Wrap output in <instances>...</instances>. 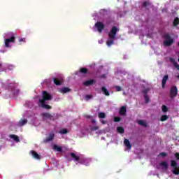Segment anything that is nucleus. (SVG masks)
<instances>
[{
    "label": "nucleus",
    "mask_w": 179,
    "mask_h": 179,
    "mask_svg": "<svg viewBox=\"0 0 179 179\" xmlns=\"http://www.w3.org/2000/svg\"><path fill=\"white\" fill-rule=\"evenodd\" d=\"M118 31H120V29H117V27H113L111 28L110 31L108 34L109 39L106 42L108 47H111L114 44V40L115 39V36H117Z\"/></svg>",
    "instance_id": "obj_1"
},
{
    "label": "nucleus",
    "mask_w": 179,
    "mask_h": 179,
    "mask_svg": "<svg viewBox=\"0 0 179 179\" xmlns=\"http://www.w3.org/2000/svg\"><path fill=\"white\" fill-rule=\"evenodd\" d=\"M164 38H165V41H164V44L166 47H170L174 43V39L171 38V36L169 34H164Z\"/></svg>",
    "instance_id": "obj_2"
},
{
    "label": "nucleus",
    "mask_w": 179,
    "mask_h": 179,
    "mask_svg": "<svg viewBox=\"0 0 179 179\" xmlns=\"http://www.w3.org/2000/svg\"><path fill=\"white\" fill-rule=\"evenodd\" d=\"M48 100H52V95H51L47 91H43V99H40L39 101H47Z\"/></svg>",
    "instance_id": "obj_3"
},
{
    "label": "nucleus",
    "mask_w": 179,
    "mask_h": 179,
    "mask_svg": "<svg viewBox=\"0 0 179 179\" xmlns=\"http://www.w3.org/2000/svg\"><path fill=\"white\" fill-rule=\"evenodd\" d=\"M41 117L44 118V120H50L51 121H55V117L54 115H51L50 113H43L41 114Z\"/></svg>",
    "instance_id": "obj_4"
},
{
    "label": "nucleus",
    "mask_w": 179,
    "mask_h": 179,
    "mask_svg": "<svg viewBox=\"0 0 179 179\" xmlns=\"http://www.w3.org/2000/svg\"><path fill=\"white\" fill-rule=\"evenodd\" d=\"M15 39H16V37H15V36H13L9 38H6L5 39V46L6 48L11 47L10 45H9V44H10V43H16V41H15Z\"/></svg>",
    "instance_id": "obj_5"
},
{
    "label": "nucleus",
    "mask_w": 179,
    "mask_h": 179,
    "mask_svg": "<svg viewBox=\"0 0 179 179\" xmlns=\"http://www.w3.org/2000/svg\"><path fill=\"white\" fill-rule=\"evenodd\" d=\"M177 94H178V89L176 86L172 87L170 90L171 99H173Z\"/></svg>",
    "instance_id": "obj_6"
},
{
    "label": "nucleus",
    "mask_w": 179,
    "mask_h": 179,
    "mask_svg": "<svg viewBox=\"0 0 179 179\" xmlns=\"http://www.w3.org/2000/svg\"><path fill=\"white\" fill-rule=\"evenodd\" d=\"M95 27L97 28V30L99 33H101L103 31V30H104V27H106V26L104 25V24L101 22H97L95 24Z\"/></svg>",
    "instance_id": "obj_7"
},
{
    "label": "nucleus",
    "mask_w": 179,
    "mask_h": 179,
    "mask_svg": "<svg viewBox=\"0 0 179 179\" xmlns=\"http://www.w3.org/2000/svg\"><path fill=\"white\" fill-rule=\"evenodd\" d=\"M53 82H54L55 85H56V86H61V85H62V83H64V78H53Z\"/></svg>",
    "instance_id": "obj_8"
},
{
    "label": "nucleus",
    "mask_w": 179,
    "mask_h": 179,
    "mask_svg": "<svg viewBox=\"0 0 179 179\" xmlns=\"http://www.w3.org/2000/svg\"><path fill=\"white\" fill-rule=\"evenodd\" d=\"M70 156H71L72 159H74L76 160V162H78V163L82 164V159H80V157H79V156L76 155V154H75L74 152H71L70 154Z\"/></svg>",
    "instance_id": "obj_9"
},
{
    "label": "nucleus",
    "mask_w": 179,
    "mask_h": 179,
    "mask_svg": "<svg viewBox=\"0 0 179 179\" xmlns=\"http://www.w3.org/2000/svg\"><path fill=\"white\" fill-rule=\"evenodd\" d=\"M169 80V75H165L162 80V89H164L166 87V83H167V81Z\"/></svg>",
    "instance_id": "obj_10"
},
{
    "label": "nucleus",
    "mask_w": 179,
    "mask_h": 179,
    "mask_svg": "<svg viewBox=\"0 0 179 179\" xmlns=\"http://www.w3.org/2000/svg\"><path fill=\"white\" fill-rule=\"evenodd\" d=\"M69 92H72V90L67 87H64L63 88L59 90V92L65 94V93H69Z\"/></svg>",
    "instance_id": "obj_11"
},
{
    "label": "nucleus",
    "mask_w": 179,
    "mask_h": 179,
    "mask_svg": "<svg viewBox=\"0 0 179 179\" xmlns=\"http://www.w3.org/2000/svg\"><path fill=\"white\" fill-rule=\"evenodd\" d=\"M119 114H120V115H123V116L127 115V106H122V107L120 108Z\"/></svg>",
    "instance_id": "obj_12"
},
{
    "label": "nucleus",
    "mask_w": 179,
    "mask_h": 179,
    "mask_svg": "<svg viewBox=\"0 0 179 179\" xmlns=\"http://www.w3.org/2000/svg\"><path fill=\"white\" fill-rule=\"evenodd\" d=\"M94 83H96V81L93 79L86 80L83 83L84 86H92Z\"/></svg>",
    "instance_id": "obj_13"
},
{
    "label": "nucleus",
    "mask_w": 179,
    "mask_h": 179,
    "mask_svg": "<svg viewBox=\"0 0 179 179\" xmlns=\"http://www.w3.org/2000/svg\"><path fill=\"white\" fill-rule=\"evenodd\" d=\"M30 152L31 153L34 159H36L37 160H40L41 159V157L40 156V155H38V153H37L36 151L31 150Z\"/></svg>",
    "instance_id": "obj_14"
},
{
    "label": "nucleus",
    "mask_w": 179,
    "mask_h": 179,
    "mask_svg": "<svg viewBox=\"0 0 179 179\" xmlns=\"http://www.w3.org/2000/svg\"><path fill=\"white\" fill-rule=\"evenodd\" d=\"M41 103L42 108H45V110H51V106L48 104H45V101H39Z\"/></svg>",
    "instance_id": "obj_15"
},
{
    "label": "nucleus",
    "mask_w": 179,
    "mask_h": 179,
    "mask_svg": "<svg viewBox=\"0 0 179 179\" xmlns=\"http://www.w3.org/2000/svg\"><path fill=\"white\" fill-rule=\"evenodd\" d=\"M124 144L127 148V149L130 150L132 148V145H131V142L128 138H125L124 141Z\"/></svg>",
    "instance_id": "obj_16"
},
{
    "label": "nucleus",
    "mask_w": 179,
    "mask_h": 179,
    "mask_svg": "<svg viewBox=\"0 0 179 179\" xmlns=\"http://www.w3.org/2000/svg\"><path fill=\"white\" fill-rule=\"evenodd\" d=\"M169 61L173 64L175 68H177V69L179 71V64H178V63H177V62H176V60L172 57H171L169 59Z\"/></svg>",
    "instance_id": "obj_17"
},
{
    "label": "nucleus",
    "mask_w": 179,
    "mask_h": 179,
    "mask_svg": "<svg viewBox=\"0 0 179 179\" xmlns=\"http://www.w3.org/2000/svg\"><path fill=\"white\" fill-rule=\"evenodd\" d=\"M54 136H55V134L53 133L50 134L49 136L45 138V142H51V141L54 140Z\"/></svg>",
    "instance_id": "obj_18"
},
{
    "label": "nucleus",
    "mask_w": 179,
    "mask_h": 179,
    "mask_svg": "<svg viewBox=\"0 0 179 179\" xmlns=\"http://www.w3.org/2000/svg\"><path fill=\"white\" fill-rule=\"evenodd\" d=\"M10 138H11V139H13L15 142H20V139L19 138V136H17V135L11 134L10 135Z\"/></svg>",
    "instance_id": "obj_19"
},
{
    "label": "nucleus",
    "mask_w": 179,
    "mask_h": 179,
    "mask_svg": "<svg viewBox=\"0 0 179 179\" xmlns=\"http://www.w3.org/2000/svg\"><path fill=\"white\" fill-rule=\"evenodd\" d=\"M27 124V119L20 120L19 121L18 125L19 127H23V125H26Z\"/></svg>",
    "instance_id": "obj_20"
},
{
    "label": "nucleus",
    "mask_w": 179,
    "mask_h": 179,
    "mask_svg": "<svg viewBox=\"0 0 179 179\" xmlns=\"http://www.w3.org/2000/svg\"><path fill=\"white\" fill-rule=\"evenodd\" d=\"M101 90L105 96H110V92H108V90L106 87H102Z\"/></svg>",
    "instance_id": "obj_21"
},
{
    "label": "nucleus",
    "mask_w": 179,
    "mask_h": 179,
    "mask_svg": "<svg viewBox=\"0 0 179 179\" xmlns=\"http://www.w3.org/2000/svg\"><path fill=\"white\" fill-rule=\"evenodd\" d=\"M159 166H162V167H164L165 169V170H167V169H169V164H167V162H166V161L162 162L159 164Z\"/></svg>",
    "instance_id": "obj_22"
},
{
    "label": "nucleus",
    "mask_w": 179,
    "mask_h": 179,
    "mask_svg": "<svg viewBox=\"0 0 179 179\" xmlns=\"http://www.w3.org/2000/svg\"><path fill=\"white\" fill-rule=\"evenodd\" d=\"M89 72L87 68H80V73H83V75H86Z\"/></svg>",
    "instance_id": "obj_23"
},
{
    "label": "nucleus",
    "mask_w": 179,
    "mask_h": 179,
    "mask_svg": "<svg viewBox=\"0 0 179 179\" xmlns=\"http://www.w3.org/2000/svg\"><path fill=\"white\" fill-rule=\"evenodd\" d=\"M138 124L139 125H141V127H145V128L148 127V124H146V122H145V120H138Z\"/></svg>",
    "instance_id": "obj_24"
},
{
    "label": "nucleus",
    "mask_w": 179,
    "mask_h": 179,
    "mask_svg": "<svg viewBox=\"0 0 179 179\" xmlns=\"http://www.w3.org/2000/svg\"><path fill=\"white\" fill-rule=\"evenodd\" d=\"M117 131L119 132V134H124L125 132V129H124L122 127H117Z\"/></svg>",
    "instance_id": "obj_25"
},
{
    "label": "nucleus",
    "mask_w": 179,
    "mask_h": 179,
    "mask_svg": "<svg viewBox=\"0 0 179 179\" xmlns=\"http://www.w3.org/2000/svg\"><path fill=\"white\" fill-rule=\"evenodd\" d=\"M68 132H69V131L66 129H62L59 131V133L61 134V135H65V134H68Z\"/></svg>",
    "instance_id": "obj_26"
},
{
    "label": "nucleus",
    "mask_w": 179,
    "mask_h": 179,
    "mask_svg": "<svg viewBox=\"0 0 179 179\" xmlns=\"http://www.w3.org/2000/svg\"><path fill=\"white\" fill-rule=\"evenodd\" d=\"M167 120H169V116H167V115H163L161 117L160 121L163 122L164 121H167Z\"/></svg>",
    "instance_id": "obj_27"
},
{
    "label": "nucleus",
    "mask_w": 179,
    "mask_h": 179,
    "mask_svg": "<svg viewBox=\"0 0 179 179\" xmlns=\"http://www.w3.org/2000/svg\"><path fill=\"white\" fill-rule=\"evenodd\" d=\"M53 149L55 150H57V152H62V148L57 145H55L54 147H53Z\"/></svg>",
    "instance_id": "obj_28"
},
{
    "label": "nucleus",
    "mask_w": 179,
    "mask_h": 179,
    "mask_svg": "<svg viewBox=\"0 0 179 179\" xmlns=\"http://www.w3.org/2000/svg\"><path fill=\"white\" fill-rule=\"evenodd\" d=\"M143 8H146L147 6H150V1H144L142 3Z\"/></svg>",
    "instance_id": "obj_29"
},
{
    "label": "nucleus",
    "mask_w": 179,
    "mask_h": 179,
    "mask_svg": "<svg viewBox=\"0 0 179 179\" xmlns=\"http://www.w3.org/2000/svg\"><path fill=\"white\" fill-rule=\"evenodd\" d=\"M98 117H99V118H106V113H104L103 112H100L98 114Z\"/></svg>",
    "instance_id": "obj_30"
},
{
    "label": "nucleus",
    "mask_w": 179,
    "mask_h": 179,
    "mask_svg": "<svg viewBox=\"0 0 179 179\" xmlns=\"http://www.w3.org/2000/svg\"><path fill=\"white\" fill-rule=\"evenodd\" d=\"M179 24V18L176 17L175 20H173V26H178Z\"/></svg>",
    "instance_id": "obj_31"
},
{
    "label": "nucleus",
    "mask_w": 179,
    "mask_h": 179,
    "mask_svg": "<svg viewBox=\"0 0 179 179\" xmlns=\"http://www.w3.org/2000/svg\"><path fill=\"white\" fill-rule=\"evenodd\" d=\"M11 92H13V94H14V96H17L19 94V90H11Z\"/></svg>",
    "instance_id": "obj_32"
},
{
    "label": "nucleus",
    "mask_w": 179,
    "mask_h": 179,
    "mask_svg": "<svg viewBox=\"0 0 179 179\" xmlns=\"http://www.w3.org/2000/svg\"><path fill=\"white\" fill-rule=\"evenodd\" d=\"M162 111L163 113H167L169 111V108L165 105L162 106Z\"/></svg>",
    "instance_id": "obj_33"
},
{
    "label": "nucleus",
    "mask_w": 179,
    "mask_h": 179,
    "mask_svg": "<svg viewBox=\"0 0 179 179\" xmlns=\"http://www.w3.org/2000/svg\"><path fill=\"white\" fill-rule=\"evenodd\" d=\"M113 120H114L115 122H120V121H121V117H115L113 118Z\"/></svg>",
    "instance_id": "obj_34"
},
{
    "label": "nucleus",
    "mask_w": 179,
    "mask_h": 179,
    "mask_svg": "<svg viewBox=\"0 0 179 179\" xmlns=\"http://www.w3.org/2000/svg\"><path fill=\"white\" fill-rule=\"evenodd\" d=\"M144 98H145V103H149V101H150L149 96L144 95Z\"/></svg>",
    "instance_id": "obj_35"
},
{
    "label": "nucleus",
    "mask_w": 179,
    "mask_h": 179,
    "mask_svg": "<svg viewBox=\"0 0 179 179\" xmlns=\"http://www.w3.org/2000/svg\"><path fill=\"white\" fill-rule=\"evenodd\" d=\"M115 89H116L117 92H121V90H122V88L118 85L115 86Z\"/></svg>",
    "instance_id": "obj_36"
},
{
    "label": "nucleus",
    "mask_w": 179,
    "mask_h": 179,
    "mask_svg": "<svg viewBox=\"0 0 179 179\" xmlns=\"http://www.w3.org/2000/svg\"><path fill=\"white\" fill-rule=\"evenodd\" d=\"M93 98V96L92 95H87L85 96V99L87 101V100H90V99H92Z\"/></svg>",
    "instance_id": "obj_37"
},
{
    "label": "nucleus",
    "mask_w": 179,
    "mask_h": 179,
    "mask_svg": "<svg viewBox=\"0 0 179 179\" xmlns=\"http://www.w3.org/2000/svg\"><path fill=\"white\" fill-rule=\"evenodd\" d=\"M148 92H149V89H145L143 91V93L144 94V96L148 95Z\"/></svg>",
    "instance_id": "obj_38"
},
{
    "label": "nucleus",
    "mask_w": 179,
    "mask_h": 179,
    "mask_svg": "<svg viewBox=\"0 0 179 179\" xmlns=\"http://www.w3.org/2000/svg\"><path fill=\"white\" fill-rule=\"evenodd\" d=\"M99 129V127L95 126L91 128V131H97Z\"/></svg>",
    "instance_id": "obj_39"
},
{
    "label": "nucleus",
    "mask_w": 179,
    "mask_h": 179,
    "mask_svg": "<svg viewBox=\"0 0 179 179\" xmlns=\"http://www.w3.org/2000/svg\"><path fill=\"white\" fill-rule=\"evenodd\" d=\"M159 156H162V157H166V156H167V154L166 152H161L159 153Z\"/></svg>",
    "instance_id": "obj_40"
},
{
    "label": "nucleus",
    "mask_w": 179,
    "mask_h": 179,
    "mask_svg": "<svg viewBox=\"0 0 179 179\" xmlns=\"http://www.w3.org/2000/svg\"><path fill=\"white\" fill-rule=\"evenodd\" d=\"M19 41H20V43H22V42L26 43V38H20Z\"/></svg>",
    "instance_id": "obj_41"
},
{
    "label": "nucleus",
    "mask_w": 179,
    "mask_h": 179,
    "mask_svg": "<svg viewBox=\"0 0 179 179\" xmlns=\"http://www.w3.org/2000/svg\"><path fill=\"white\" fill-rule=\"evenodd\" d=\"M175 157H176L178 160H179V153H178V152H176V153L175 154Z\"/></svg>",
    "instance_id": "obj_42"
},
{
    "label": "nucleus",
    "mask_w": 179,
    "mask_h": 179,
    "mask_svg": "<svg viewBox=\"0 0 179 179\" xmlns=\"http://www.w3.org/2000/svg\"><path fill=\"white\" fill-rule=\"evenodd\" d=\"M101 124H103V125L107 124V121H106V120H101Z\"/></svg>",
    "instance_id": "obj_43"
},
{
    "label": "nucleus",
    "mask_w": 179,
    "mask_h": 179,
    "mask_svg": "<svg viewBox=\"0 0 179 179\" xmlns=\"http://www.w3.org/2000/svg\"><path fill=\"white\" fill-rule=\"evenodd\" d=\"M86 118H88V119H89V118H92V116H90V115H87V116H86Z\"/></svg>",
    "instance_id": "obj_44"
},
{
    "label": "nucleus",
    "mask_w": 179,
    "mask_h": 179,
    "mask_svg": "<svg viewBox=\"0 0 179 179\" xmlns=\"http://www.w3.org/2000/svg\"><path fill=\"white\" fill-rule=\"evenodd\" d=\"M92 124H94L96 122V120H92Z\"/></svg>",
    "instance_id": "obj_45"
},
{
    "label": "nucleus",
    "mask_w": 179,
    "mask_h": 179,
    "mask_svg": "<svg viewBox=\"0 0 179 179\" xmlns=\"http://www.w3.org/2000/svg\"><path fill=\"white\" fill-rule=\"evenodd\" d=\"M1 66H2V64H0V68H1Z\"/></svg>",
    "instance_id": "obj_46"
},
{
    "label": "nucleus",
    "mask_w": 179,
    "mask_h": 179,
    "mask_svg": "<svg viewBox=\"0 0 179 179\" xmlns=\"http://www.w3.org/2000/svg\"><path fill=\"white\" fill-rule=\"evenodd\" d=\"M178 62H179V58L178 59Z\"/></svg>",
    "instance_id": "obj_47"
}]
</instances>
